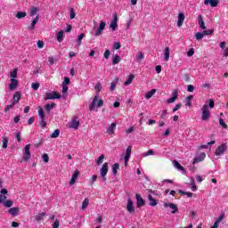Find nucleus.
Returning <instances> with one entry per match:
<instances>
[{"instance_id":"1","label":"nucleus","mask_w":228,"mask_h":228,"mask_svg":"<svg viewBox=\"0 0 228 228\" xmlns=\"http://www.w3.org/2000/svg\"><path fill=\"white\" fill-rule=\"evenodd\" d=\"M210 110H213L215 108V101L213 99H209L206 101L205 104L201 108V120L207 121L209 120V118L211 117Z\"/></svg>"},{"instance_id":"2","label":"nucleus","mask_w":228,"mask_h":228,"mask_svg":"<svg viewBox=\"0 0 228 228\" xmlns=\"http://www.w3.org/2000/svg\"><path fill=\"white\" fill-rule=\"evenodd\" d=\"M6 195H8V190L2 189L0 191V204H3L4 208H12L13 206V201L12 200H6Z\"/></svg>"},{"instance_id":"3","label":"nucleus","mask_w":228,"mask_h":228,"mask_svg":"<svg viewBox=\"0 0 228 228\" xmlns=\"http://www.w3.org/2000/svg\"><path fill=\"white\" fill-rule=\"evenodd\" d=\"M104 104V101L102 99H99V94H96L89 106L90 111H97V108H102Z\"/></svg>"},{"instance_id":"4","label":"nucleus","mask_w":228,"mask_h":228,"mask_svg":"<svg viewBox=\"0 0 228 228\" xmlns=\"http://www.w3.org/2000/svg\"><path fill=\"white\" fill-rule=\"evenodd\" d=\"M29 159H31V144H27L23 149V157L21 161H28Z\"/></svg>"},{"instance_id":"5","label":"nucleus","mask_w":228,"mask_h":228,"mask_svg":"<svg viewBox=\"0 0 228 228\" xmlns=\"http://www.w3.org/2000/svg\"><path fill=\"white\" fill-rule=\"evenodd\" d=\"M108 170H110V167H108V162H105L100 169V175L102 176L103 183H106L107 181L106 175H108Z\"/></svg>"},{"instance_id":"6","label":"nucleus","mask_w":228,"mask_h":228,"mask_svg":"<svg viewBox=\"0 0 228 228\" xmlns=\"http://www.w3.org/2000/svg\"><path fill=\"white\" fill-rule=\"evenodd\" d=\"M37 113L41 120L39 122V126H41L42 127H47V123H45V114L44 113V109H42V107H39Z\"/></svg>"},{"instance_id":"7","label":"nucleus","mask_w":228,"mask_h":228,"mask_svg":"<svg viewBox=\"0 0 228 228\" xmlns=\"http://www.w3.org/2000/svg\"><path fill=\"white\" fill-rule=\"evenodd\" d=\"M61 94L56 92L46 93L45 95V101L61 99Z\"/></svg>"},{"instance_id":"8","label":"nucleus","mask_w":228,"mask_h":228,"mask_svg":"<svg viewBox=\"0 0 228 228\" xmlns=\"http://www.w3.org/2000/svg\"><path fill=\"white\" fill-rule=\"evenodd\" d=\"M227 151V145L226 144H221L218 146L216 150V156H223V154Z\"/></svg>"},{"instance_id":"9","label":"nucleus","mask_w":228,"mask_h":228,"mask_svg":"<svg viewBox=\"0 0 228 228\" xmlns=\"http://www.w3.org/2000/svg\"><path fill=\"white\" fill-rule=\"evenodd\" d=\"M164 208H171V213L173 215H175V213H177V211H179V208H177V205H175V203H164Z\"/></svg>"},{"instance_id":"10","label":"nucleus","mask_w":228,"mask_h":228,"mask_svg":"<svg viewBox=\"0 0 228 228\" xmlns=\"http://www.w3.org/2000/svg\"><path fill=\"white\" fill-rule=\"evenodd\" d=\"M113 20L110 21V28L112 31H116L117 28H118V24L117 23L118 21V16L117 14L113 15Z\"/></svg>"},{"instance_id":"11","label":"nucleus","mask_w":228,"mask_h":228,"mask_svg":"<svg viewBox=\"0 0 228 228\" xmlns=\"http://www.w3.org/2000/svg\"><path fill=\"white\" fill-rule=\"evenodd\" d=\"M106 28V22L100 21L99 28L96 29L95 37H101L102 35V31H104V28Z\"/></svg>"},{"instance_id":"12","label":"nucleus","mask_w":228,"mask_h":228,"mask_svg":"<svg viewBox=\"0 0 228 228\" xmlns=\"http://www.w3.org/2000/svg\"><path fill=\"white\" fill-rule=\"evenodd\" d=\"M77 177H79V170L76 169L71 176V179L69 181V185L73 186V184H76V181H77Z\"/></svg>"},{"instance_id":"13","label":"nucleus","mask_w":228,"mask_h":228,"mask_svg":"<svg viewBox=\"0 0 228 228\" xmlns=\"http://www.w3.org/2000/svg\"><path fill=\"white\" fill-rule=\"evenodd\" d=\"M9 215H12V216H19V215L20 214V208H19V207H13L11 208L8 210Z\"/></svg>"},{"instance_id":"14","label":"nucleus","mask_w":228,"mask_h":228,"mask_svg":"<svg viewBox=\"0 0 228 228\" xmlns=\"http://www.w3.org/2000/svg\"><path fill=\"white\" fill-rule=\"evenodd\" d=\"M206 159V153L201 152L198 157H196L192 162V165H197V163H200V161H204Z\"/></svg>"},{"instance_id":"15","label":"nucleus","mask_w":228,"mask_h":228,"mask_svg":"<svg viewBox=\"0 0 228 228\" xmlns=\"http://www.w3.org/2000/svg\"><path fill=\"white\" fill-rule=\"evenodd\" d=\"M135 198L137 200V208H142V206H145V200L140 194H135Z\"/></svg>"},{"instance_id":"16","label":"nucleus","mask_w":228,"mask_h":228,"mask_svg":"<svg viewBox=\"0 0 228 228\" xmlns=\"http://www.w3.org/2000/svg\"><path fill=\"white\" fill-rule=\"evenodd\" d=\"M126 210L128 211V213H134V205L131 199H128L127 200Z\"/></svg>"},{"instance_id":"17","label":"nucleus","mask_w":228,"mask_h":228,"mask_svg":"<svg viewBox=\"0 0 228 228\" xmlns=\"http://www.w3.org/2000/svg\"><path fill=\"white\" fill-rule=\"evenodd\" d=\"M204 4L208 6V4H210L212 8H216L218 6V1L217 0H204Z\"/></svg>"},{"instance_id":"18","label":"nucleus","mask_w":228,"mask_h":228,"mask_svg":"<svg viewBox=\"0 0 228 228\" xmlns=\"http://www.w3.org/2000/svg\"><path fill=\"white\" fill-rule=\"evenodd\" d=\"M115 129H117V124L111 123L107 128L108 134H115Z\"/></svg>"},{"instance_id":"19","label":"nucleus","mask_w":228,"mask_h":228,"mask_svg":"<svg viewBox=\"0 0 228 228\" xmlns=\"http://www.w3.org/2000/svg\"><path fill=\"white\" fill-rule=\"evenodd\" d=\"M69 127H71V129H77V127H79V121H77V118H74L69 122Z\"/></svg>"},{"instance_id":"20","label":"nucleus","mask_w":228,"mask_h":228,"mask_svg":"<svg viewBox=\"0 0 228 228\" xmlns=\"http://www.w3.org/2000/svg\"><path fill=\"white\" fill-rule=\"evenodd\" d=\"M19 86V81L15 78H11V84L9 85L10 90H15Z\"/></svg>"},{"instance_id":"21","label":"nucleus","mask_w":228,"mask_h":228,"mask_svg":"<svg viewBox=\"0 0 228 228\" xmlns=\"http://www.w3.org/2000/svg\"><path fill=\"white\" fill-rule=\"evenodd\" d=\"M174 167L180 170L182 174H186V170H184V167L181 166V164L177 160H174Z\"/></svg>"},{"instance_id":"22","label":"nucleus","mask_w":228,"mask_h":228,"mask_svg":"<svg viewBox=\"0 0 228 228\" xmlns=\"http://www.w3.org/2000/svg\"><path fill=\"white\" fill-rule=\"evenodd\" d=\"M184 24V13L179 12L178 14V21H177V26L178 28H181Z\"/></svg>"},{"instance_id":"23","label":"nucleus","mask_w":228,"mask_h":228,"mask_svg":"<svg viewBox=\"0 0 228 228\" xmlns=\"http://www.w3.org/2000/svg\"><path fill=\"white\" fill-rule=\"evenodd\" d=\"M198 22L200 29H206V23H204V20L202 19V14L198 16Z\"/></svg>"},{"instance_id":"24","label":"nucleus","mask_w":228,"mask_h":228,"mask_svg":"<svg viewBox=\"0 0 228 228\" xmlns=\"http://www.w3.org/2000/svg\"><path fill=\"white\" fill-rule=\"evenodd\" d=\"M170 60V48L166 47L164 49V61H168Z\"/></svg>"},{"instance_id":"25","label":"nucleus","mask_w":228,"mask_h":228,"mask_svg":"<svg viewBox=\"0 0 228 228\" xmlns=\"http://www.w3.org/2000/svg\"><path fill=\"white\" fill-rule=\"evenodd\" d=\"M177 100V91H175L173 93V96L171 98H169L167 102V104H172L174 102H175V101Z\"/></svg>"},{"instance_id":"26","label":"nucleus","mask_w":228,"mask_h":228,"mask_svg":"<svg viewBox=\"0 0 228 228\" xmlns=\"http://www.w3.org/2000/svg\"><path fill=\"white\" fill-rule=\"evenodd\" d=\"M148 200H150V206L151 207L158 206V201L154 200V198H152V195L149 194Z\"/></svg>"},{"instance_id":"27","label":"nucleus","mask_w":228,"mask_h":228,"mask_svg":"<svg viewBox=\"0 0 228 228\" xmlns=\"http://www.w3.org/2000/svg\"><path fill=\"white\" fill-rule=\"evenodd\" d=\"M35 218H36L37 222H40L41 220L45 218V212L38 213L37 215H36Z\"/></svg>"},{"instance_id":"28","label":"nucleus","mask_w":228,"mask_h":228,"mask_svg":"<svg viewBox=\"0 0 228 228\" xmlns=\"http://www.w3.org/2000/svg\"><path fill=\"white\" fill-rule=\"evenodd\" d=\"M190 184L192 191H197V185L195 184V179L193 177L190 178Z\"/></svg>"},{"instance_id":"29","label":"nucleus","mask_w":228,"mask_h":228,"mask_svg":"<svg viewBox=\"0 0 228 228\" xmlns=\"http://www.w3.org/2000/svg\"><path fill=\"white\" fill-rule=\"evenodd\" d=\"M83 38H85V34L82 33L77 37V44L75 45V47H79L81 45Z\"/></svg>"},{"instance_id":"30","label":"nucleus","mask_w":228,"mask_h":228,"mask_svg":"<svg viewBox=\"0 0 228 228\" xmlns=\"http://www.w3.org/2000/svg\"><path fill=\"white\" fill-rule=\"evenodd\" d=\"M38 15L36 16V18L32 20L31 25L28 27V29L33 30L35 29V26H37V22H38Z\"/></svg>"},{"instance_id":"31","label":"nucleus","mask_w":228,"mask_h":228,"mask_svg":"<svg viewBox=\"0 0 228 228\" xmlns=\"http://www.w3.org/2000/svg\"><path fill=\"white\" fill-rule=\"evenodd\" d=\"M19 101H20V93L16 92L13 95V102L14 104H17V102H19Z\"/></svg>"},{"instance_id":"32","label":"nucleus","mask_w":228,"mask_h":228,"mask_svg":"<svg viewBox=\"0 0 228 228\" xmlns=\"http://www.w3.org/2000/svg\"><path fill=\"white\" fill-rule=\"evenodd\" d=\"M154 94H156V89H152V90H151V91H148V92L146 93V94L144 95V97H145L146 99H151V98L154 95Z\"/></svg>"},{"instance_id":"33","label":"nucleus","mask_w":228,"mask_h":228,"mask_svg":"<svg viewBox=\"0 0 228 228\" xmlns=\"http://www.w3.org/2000/svg\"><path fill=\"white\" fill-rule=\"evenodd\" d=\"M88 204H90V200H88L87 198H86L84 200V201L82 202V210L85 211V209H86V208H88Z\"/></svg>"},{"instance_id":"34","label":"nucleus","mask_w":228,"mask_h":228,"mask_svg":"<svg viewBox=\"0 0 228 228\" xmlns=\"http://www.w3.org/2000/svg\"><path fill=\"white\" fill-rule=\"evenodd\" d=\"M131 151H133V146H128L126 148V151L125 155V158H126V159H129L131 158Z\"/></svg>"},{"instance_id":"35","label":"nucleus","mask_w":228,"mask_h":228,"mask_svg":"<svg viewBox=\"0 0 228 228\" xmlns=\"http://www.w3.org/2000/svg\"><path fill=\"white\" fill-rule=\"evenodd\" d=\"M69 92V86H62V97L63 99L67 98L68 93Z\"/></svg>"},{"instance_id":"36","label":"nucleus","mask_w":228,"mask_h":228,"mask_svg":"<svg viewBox=\"0 0 228 228\" xmlns=\"http://www.w3.org/2000/svg\"><path fill=\"white\" fill-rule=\"evenodd\" d=\"M191 99H193V95H189L185 98V106H191Z\"/></svg>"},{"instance_id":"37","label":"nucleus","mask_w":228,"mask_h":228,"mask_svg":"<svg viewBox=\"0 0 228 228\" xmlns=\"http://www.w3.org/2000/svg\"><path fill=\"white\" fill-rule=\"evenodd\" d=\"M120 56H118V54L114 55L113 56V59H112V63L113 65H117L118 63H120Z\"/></svg>"},{"instance_id":"38","label":"nucleus","mask_w":228,"mask_h":228,"mask_svg":"<svg viewBox=\"0 0 228 228\" xmlns=\"http://www.w3.org/2000/svg\"><path fill=\"white\" fill-rule=\"evenodd\" d=\"M57 42H63V30H61L57 33Z\"/></svg>"},{"instance_id":"39","label":"nucleus","mask_w":228,"mask_h":228,"mask_svg":"<svg viewBox=\"0 0 228 228\" xmlns=\"http://www.w3.org/2000/svg\"><path fill=\"white\" fill-rule=\"evenodd\" d=\"M133 79H134V75H130L127 80L125 82V86H127L133 83Z\"/></svg>"},{"instance_id":"40","label":"nucleus","mask_w":228,"mask_h":228,"mask_svg":"<svg viewBox=\"0 0 228 228\" xmlns=\"http://www.w3.org/2000/svg\"><path fill=\"white\" fill-rule=\"evenodd\" d=\"M26 15H28V13H26V12H19L16 13V18L17 19H24V17H26Z\"/></svg>"},{"instance_id":"41","label":"nucleus","mask_w":228,"mask_h":228,"mask_svg":"<svg viewBox=\"0 0 228 228\" xmlns=\"http://www.w3.org/2000/svg\"><path fill=\"white\" fill-rule=\"evenodd\" d=\"M135 58H136L137 61H142V60H143V58H145V56L143 55V53L139 52L136 53Z\"/></svg>"},{"instance_id":"42","label":"nucleus","mask_w":228,"mask_h":228,"mask_svg":"<svg viewBox=\"0 0 228 228\" xmlns=\"http://www.w3.org/2000/svg\"><path fill=\"white\" fill-rule=\"evenodd\" d=\"M204 32H197L195 34V38L196 40H202V38H204Z\"/></svg>"},{"instance_id":"43","label":"nucleus","mask_w":228,"mask_h":228,"mask_svg":"<svg viewBox=\"0 0 228 228\" xmlns=\"http://www.w3.org/2000/svg\"><path fill=\"white\" fill-rule=\"evenodd\" d=\"M37 13H38V8L32 7L30 9V17H35V15H37Z\"/></svg>"},{"instance_id":"44","label":"nucleus","mask_w":228,"mask_h":228,"mask_svg":"<svg viewBox=\"0 0 228 228\" xmlns=\"http://www.w3.org/2000/svg\"><path fill=\"white\" fill-rule=\"evenodd\" d=\"M118 168H120V166L118 165V163H115L112 167V172L114 175H117V171L118 170Z\"/></svg>"},{"instance_id":"45","label":"nucleus","mask_w":228,"mask_h":228,"mask_svg":"<svg viewBox=\"0 0 228 228\" xmlns=\"http://www.w3.org/2000/svg\"><path fill=\"white\" fill-rule=\"evenodd\" d=\"M2 143L3 149L8 148V139L6 137H3Z\"/></svg>"},{"instance_id":"46","label":"nucleus","mask_w":228,"mask_h":228,"mask_svg":"<svg viewBox=\"0 0 228 228\" xmlns=\"http://www.w3.org/2000/svg\"><path fill=\"white\" fill-rule=\"evenodd\" d=\"M70 85V78L69 77H64V81L62 82V86H69Z\"/></svg>"},{"instance_id":"47","label":"nucleus","mask_w":228,"mask_h":228,"mask_svg":"<svg viewBox=\"0 0 228 228\" xmlns=\"http://www.w3.org/2000/svg\"><path fill=\"white\" fill-rule=\"evenodd\" d=\"M60 136V130L56 129L53 131V133L51 134V138H58Z\"/></svg>"},{"instance_id":"48","label":"nucleus","mask_w":228,"mask_h":228,"mask_svg":"<svg viewBox=\"0 0 228 228\" xmlns=\"http://www.w3.org/2000/svg\"><path fill=\"white\" fill-rule=\"evenodd\" d=\"M42 159L44 163H49V155L47 153L43 154Z\"/></svg>"},{"instance_id":"49","label":"nucleus","mask_w":228,"mask_h":228,"mask_svg":"<svg viewBox=\"0 0 228 228\" xmlns=\"http://www.w3.org/2000/svg\"><path fill=\"white\" fill-rule=\"evenodd\" d=\"M10 77H12V79H15V77H17V69H14L10 73Z\"/></svg>"},{"instance_id":"50","label":"nucleus","mask_w":228,"mask_h":228,"mask_svg":"<svg viewBox=\"0 0 228 228\" xmlns=\"http://www.w3.org/2000/svg\"><path fill=\"white\" fill-rule=\"evenodd\" d=\"M104 161V155H101L97 159V165H102Z\"/></svg>"},{"instance_id":"51","label":"nucleus","mask_w":228,"mask_h":228,"mask_svg":"<svg viewBox=\"0 0 228 228\" xmlns=\"http://www.w3.org/2000/svg\"><path fill=\"white\" fill-rule=\"evenodd\" d=\"M55 104L52 103V104H46L45 105V110L46 111H51V110H53V108H54Z\"/></svg>"},{"instance_id":"52","label":"nucleus","mask_w":228,"mask_h":228,"mask_svg":"<svg viewBox=\"0 0 228 228\" xmlns=\"http://www.w3.org/2000/svg\"><path fill=\"white\" fill-rule=\"evenodd\" d=\"M219 124L222 127H224V129H227V124H225V122L224 121V119L219 118Z\"/></svg>"},{"instance_id":"53","label":"nucleus","mask_w":228,"mask_h":228,"mask_svg":"<svg viewBox=\"0 0 228 228\" xmlns=\"http://www.w3.org/2000/svg\"><path fill=\"white\" fill-rule=\"evenodd\" d=\"M31 88H33V90H38V88H40V84H38V83H32L31 84Z\"/></svg>"},{"instance_id":"54","label":"nucleus","mask_w":228,"mask_h":228,"mask_svg":"<svg viewBox=\"0 0 228 228\" xmlns=\"http://www.w3.org/2000/svg\"><path fill=\"white\" fill-rule=\"evenodd\" d=\"M69 19H76V12H74L73 8L70 9Z\"/></svg>"},{"instance_id":"55","label":"nucleus","mask_w":228,"mask_h":228,"mask_svg":"<svg viewBox=\"0 0 228 228\" xmlns=\"http://www.w3.org/2000/svg\"><path fill=\"white\" fill-rule=\"evenodd\" d=\"M167 115H168V113L167 112V110H164L160 112L161 118H167Z\"/></svg>"},{"instance_id":"56","label":"nucleus","mask_w":228,"mask_h":228,"mask_svg":"<svg viewBox=\"0 0 228 228\" xmlns=\"http://www.w3.org/2000/svg\"><path fill=\"white\" fill-rule=\"evenodd\" d=\"M94 88L96 92H101V90H102V85L99 82Z\"/></svg>"},{"instance_id":"57","label":"nucleus","mask_w":228,"mask_h":228,"mask_svg":"<svg viewBox=\"0 0 228 228\" xmlns=\"http://www.w3.org/2000/svg\"><path fill=\"white\" fill-rule=\"evenodd\" d=\"M115 88H117V82L110 83V92H114Z\"/></svg>"},{"instance_id":"58","label":"nucleus","mask_w":228,"mask_h":228,"mask_svg":"<svg viewBox=\"0 0 228 228\" xmlns=\"http://www.w3.org/2000/svg\"><path fill=\"white\" fill-rule=\"evenodd\" d=\"M222 54H223V56H224V58H228V47L222 50Z\"/></svg>"},{"instance_id":"59","label":"nucleus","mask_w":228,"mask_h":228,"mask_svg":"<svg viewBox=\"0 0 228 228\" xmlns=\"http://www.w3.org/2000/svg\"><path fill=\"white\" fill-rule=\"evenodd\" d=\"M225 45H227V43H226L225 41H223V42H221V43L219 44V47L222 48V51H223L224 49H227V47H225Z\"/></svg>"},{"instance_id":"60","label":"nucleus","mask_w":228,"mask_h":228,"mask_svg":"<svg viewBox=\"0 0 228 228\" xmlns=\"http://www.w3.org/2000/svg\"><path fill=\"white\" fill-rule=\"evenodd\" d=\"M195 54V50L193 48L190 49L187 53V56L191 57Z\"/></svg>"},{"instance_id":"61","label":"nucleus","mask_w":228,"mask_h":228,"mask_svg":"<svg viewBox=\"0 0 228 228\" xmlns=\"http://www.w3.org/2000/svg\"><path fill=\"white\" fill-rule=\"evenodd\" d=\"M53 228H60V221L56 219L53 224Z\"/></svg>"},{"instance_id":"62","label":"nucleus","mask_w":228,"mask_h":228,"mask_svg":"<svg viewBox=\"0 0 228 228\" xmlns=\"http://www.w3.org/2000/svg\"><path fill=\"white\" fill-rule=\"evenodd\" d=\"M181 106H183L181 103L176 104L173 109V112L175 113V111L179 110Z\"/></svg>"},{"instance_id":"63","label":"nucleus","mask_w":228,"mask_h":228,"mask_svg":"<svg viewBox=\"0 0 228 228\" xmlns=\"http://www.w3.org/2000/svg\"><path fill=\"white\" fill-rule=\"evenodd\" d=\"M48 61L50 65H53L54 63V61H56V59H54V57H49L48 58Z\"/></svg>"},{"instance_id":"64","label":"nucleus","mask_w":228,"mask_h":228,"mask_svg":"<svg viewBox=\"0 0 228 228\" xmlns=\"http://www.w3.org/2000/svg\"><path fill=\"white\" fill-rule=\"evenodd\" d=\"M195 87H193V86L191 85H188L187 86V92H194Z\"/></svg>"}]
</instances>
